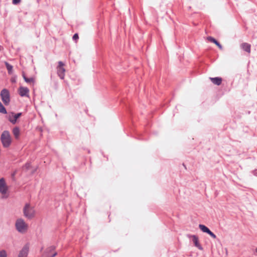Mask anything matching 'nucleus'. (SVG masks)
<instances>
[{"mask_svg":"<svg viewBox=\"0 0 257 257\" xmlns=\"http://www.w3.org/2000/svg\"><path fill=\"white\" fill-rule=\"evenodd\" d=\"M29 89L27 87L23 86L20 87L19 89V94L22 97L29 96Z\"/></svg>","mask_w":257,"mask_h":257,"instance_id":"9","label":"nucleus"},{"mask_svg":"<svg viewBox=\"0 0 257 257\" xmlns=\"http://www.w3.org/2000/svg\"><path fill=\"white\" fill-rule=\"evenodd\" d=\"M12 82H16V81H15V80H12Z\"/></svg>","mask_w":257,"mask_h":257,"instance_id":"26","label":"nucleus"},{"mask_svg":"<svg viewBox=\"0 0 257 257\" xmlns=\"http://www.w3.org/2000/svg\"><path fill=\"white\" fill-rule=\"evenodd\" d=\"M0 257H7V253L5 250H0Z\"/></svg>","mask_w":257,"mask_h":257,"instance_id":"18","label":"nucleus"},{"mask_svg":"<svg viewBox=\"0 0 257 257\" xmlns=\"http://www.w3.org/2000/svg\"><path fill=\"white\" fill-rule=\"evenodd\" d=\"M13 133L16 139H18L19 138L20 131V128L18 126H16L13 129Z\"/></svg>","mask_w":257,"mask_h":257,"instance_id":"16","label":"nucleus"},{"mask_svg":"<svg viewBox=\"0 0 257 257\" xmlns=\"http://www.w3.org/2000/svg\"><path fill=\"white\" fill-rule=\"evenodd\" d=\"M210 79L211 80V82L217 85H220L222 82V78L221 77H210Z\"/></svg>","mask_w":257,"mask_h":257,"instance_id":"15","label":"nucleus"},{"mask_svg":"<svg viewBox=\"0 0 257 257\" xmlns=\"http://www.w3.org/2000/svg\"><path fill=\"white\" fill-rule=\"evenodd\" d=\"M56 249V246L54 245H51L49 247H48L43 253L44 257H47L50 254L52 253Z\"/></svg>","mask_w":257,"mask_h":257,"instance_id":"11","label":"nucleus"},{"mask_svg":"<svg viewBox=\"0 0 257 257\" xmlns=\"http://www.w3.org/2000/svg\"><path fill=\"white\" fill-rule=\"evenodd\" d=\"M191 237L192 238V241L193 242L194 245L199 249L202 250L203 247L199 242L198 236L196 235H191Z\"/></svg>","mask_w":257,"mask_h":257,"instance_id":"10","label":"nucleus"},{"mask_svg":"<svg viewBox=\"0 0 257 257\" xmlns=\"http://www.w3.org/2000/svg\"><path fill=\"white\" fill-rule=\"evenodd\" d=\"M24 215L31 219L35 216V210L29 203H26L23 208Z\"/></svg>","mask_w":257,"mask_h":257,"instance_id":"2","label":"nucleus"},{"mask_svg":"<svg viewBox=\"0 0 257 257\" xmlns=\"http://www.w3.org/2000/svg\"><path fill=\"white\" fill-rule=\"evenodd\" d=\"M8 190L7 186L6 184L5 180L4 178L0 179V193L2 194H6Z\"/></svg>","mask_w":257,"mask_h":257,"instance_id":"8","label":"nucleus"},{"mask_svg":"<svg viewBox=\"0 0 257 257\" xmlns=\"http://www.w3.org/2000/svg\"><path fill=\"white\" fill-rule=\"evenodd\" d=\"M241 48L244 51L250 53V47L251 46L250 44L247 43H243L240 45Z\"/></svg>","mask_w":257,"mask_h":257,"instance_id":"14","label":"nucleus"},{"mask_svg":"<svg viewBox=\"0 0 257 257\" xmlns=\"http://www.w3.org/2000/svg\"><path fill=\"white\" fill-rule=\"evenodd\" d=\"M22 115V112L15 113L14 112H11L7 115V118L13 124L16 123L17 119Z\"/></svg>","mask_w":257,"mask_h":257,"instance_id":"5","label":"nucleus"},{"mask_svg":"<svg viewBox=\"0 0 257 257\" xmlns=\"http://www.w3.org/2000/svg\"><path fill=\"white\" fill-rule=\"evenodd\" d=\"M207 39L211 42L212 43H213L214 44H215L218 48L220 50H222L223 49V47L222 46V45L220 44V43L217 41L216 40L215 38L212 37H208L207 38Z\"/></svg>","mask_w":257,"mask_h":257,"instance_id":"13","label":"nucleus"},{"mask_svg":"<svg viewBox=\"0 0 257 257\" xmlns=\"http://www.w3.org/2000/svg\"><path fill=\"white\" fill-rule=\"evenodd\" d=\"M64 66V63L62 61H59L57 67V74L61 79H64L65 76V69Z\"/></svg>","mask_w":257,"mask_h":257,"instance_id":"6","label":"nucleus"},{"mask_svg":"<svg viewBox=\"0 0 257 257\" xmlns=\"http://www.w3.org/2000/svg\"><path fill=\"white\" fill-rule=\"evenodd\" d=\"M255 251L257 253V247L255 248Z\"/></svg>","mask_w":257,"mask_h":257,"instance_id":"28","label":"nucleus"},{"mask_svg":"<svg viewBox=\"0 0 257 257\" xmlns=\"http://www.w3.org/2000/svg\"><path fill=\"white\" fill-rule=\"evenodd\" d=\"M21 2V0H13L12 3L14 5H18Z\"/></svg>","mask_w":257,"mask_h":257,"instance_id":"21","label":"nucleus"},{"mask_svg":"<svg viewBox=\"0 0 257 257\" xmlns=\"http://www.w3.org/2000/svg\"><path fill=\"white\" fill-rule=\"evenodd\" d=\"M5 65L8 70V73L9 74H11L12 73V70L13 68V66L7 62L5 63Z\"/></svg>","mask_w":257,"mask_h":257,"instance_id":"17","label":"nucleus"},{"mask_svg":"<svg viewBox=\"0 0 257 257\" xmlns=\"http://www.w3.org/2000/svg\"><path fill=\"white\" fill-rule=\"evenodd\" d=\"M29 253V247L27 245H25L19 254V257H25L27 256Z\"/></svg>","mask_w":257,"mask_h":257,"instance_id":"12","label":"nucleus"},{"mask_svg":"<svg viewBox=\"0 0 257 257\" xmlns=\"http://www.w3.org/2000/svg\"><path fill=\"white\" fill-rule=\"evenodd\" d=\"M72 39L74 41H76L79 39L78 34L77 33L74 34L73 36Z\"/></svg>","mask_w":257,"mask_h":257,"instance_id":"19","label":"nucleus"},{"mask_svg":"<svg viewBox=\"0 0 257 257\" xmlns=\"http://www.w3.org/2000/svg\"><path fill=\"white\" fill-rule=\"evenodd\" d=\"M0 95L2 100L5 105H8L10 104V94L8 89L4 88L1 91Z\"/></svg>","mask_w":257,"mask_h":257,"instance_id":"4","label":"nucleus"},{"mask_svg":"<svg viewBox=\"0 0 257 257\" xmlns=\"http://www.w3.org/2000/svg\"><path fill=\"white\" fill-rule=\"evenodd\" d=\"M57 254V252H54L53 253H52L49 256H47V257H55Z\"/></svg>","mask_w":257,"mask_h":257,"instance_id":"22","label":"nucleus"},{"mask_svg":"<svg viewBox=\"0 0 257 257\" xmlns=\"http://www.w3.org/2000/svg\"><path fill=\"white\" fill-rule=\"evenodd\" d=\"M0 139L3 147L5 148L9 147L12 144V138L8 131H4L2 133Z\"/></svg>","mask_w":257,"mask_h":257,"instance_id":"1","label":"nucleus"},{"mask_svg":"<svg viewBox=\"0 0 257 257\" xmlns=\"http://www.w3.org/2000/svg\"><path fill=\"white\" fill-rule=\"evenodd\" d=\"M16 229L21 233L25 232L28 229V225L22 218L18 219L15 224Z\"/></svg>","mask_w":257,"mask_h":257,"instance_id":"3","label":"nucleus"},{"mask_svg":"<svg viewBox=\"0 0 257 257\" xmlns=\"http://www.w3.org/2000/svg\"><path fill=\"white\" fill-rule=\"evenodd\" d=\"M22 75L24 80H25V79H26L27 77L26 76L24 72H23Z\"/></svg>","mask_w":257,"mask_h":257,"instance_id":"25","label":"nucleus"},{"mask_svg":"<svg viewBox=\"0 0 257 257\" xmlns=\"http://www.w3.org/2000/svg\"><path fill=\"white\" fill-rule=\"evenodd\" d=\"M183 166H184V167L186 169V166H185V164H183Z\"/></svg>","mask_w":257,"mask_h":257,"instance_id":"27","label":"nucleus"},{"mask_svg":"<svg viewBox=\"0 0 257 257\" xmlns=\"http://www.w3.org/2000/svg\"><path fill=\"white\" fill-rule=\"evenodd\" d=\"M30 163H26L25 165V167H26V168L27 169H29V168H30Z\"/></svg>","mask_w":257,"mask_h":257,"instance_id":"23","label":"nucleus"},{"mask_svg":"<svg viewBox=\"0 0 257 257\" xmlns=\"http://www.w3.org/2000/svg\"><path fill=\"white\" fill-rule=\"evenodd\" d=\"M25 81L27 83H31L34 81V79L33 78H27Z\"/></svg>","mask_w":257,"mask_h":257,"instance_id":"20","label":"nucleus"},{"mask_svg":"<svg viewBox=\"0 0 257 257\" xmlns=\"http://www.w3.org/2000/svg\"><path fill=\"white\" fill-rule=\"evenodd\" d=\"M16 174V171H15L12 174V177L14 178H15V175Z\"/></svg>","mask_w":257,"mask_h":257,"instance_id":"24","label":"nucleus"},{"mask_svg":"<svg viewBox=\"0 0 257 257\" xmlns=\"http://www.w3.org/2000/svg\"><path fill=\"white\" fill-rule=\"evenodd\" d=\"M199 228L202 232L208 234L213 238H216V235L213 232H212L208 227H207L205 225L199 224Z\"/></svg>","mask_w":257,"mask_h":257,"instance_id":"7","label":"nucleus"}]
</instances>
